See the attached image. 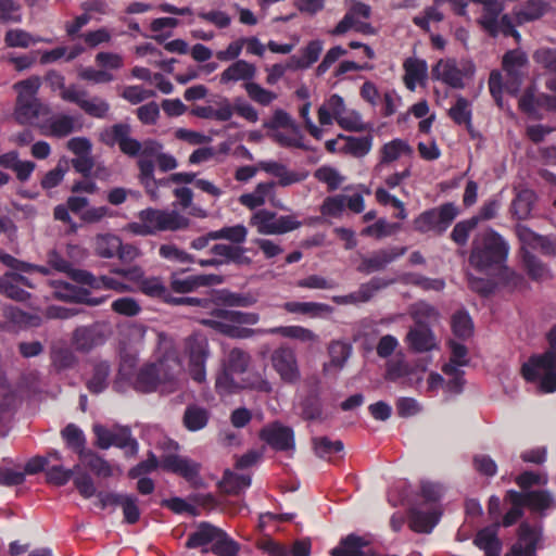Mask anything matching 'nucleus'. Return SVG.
Wrapping results in <instances>:
<instances>
[{
	"mask_svg": "<svg viewBox=\"0 0 556 556\" xmlns=\"http://www.w3.org/2000/svg\"><path fill=\"white\" fill-rule=\"evenodd\" d=\"M406 341L409 348L417 353L429 352L435 346L433 333L426 326L410 329Z\"/></svg>",
	"mask_w": 556,
	"mask_h": 556,
	"instance_id": "31",
	"label": "nucleus"
},
{
	"mask_svg": "<svg viewBox=\"0 0 556 556\" xmlns=\"http://www.w3.org/2000/svg\"><path fill=\"white\" fill-rule=\"evenodd\" d=\"M104 336L99 325L81 326L74 330L72 344L76 351L88 353L104 343Z\"/></svg>",
	"mask_w": 556,
	"mask_h": 556,
	"instance_id": "19",
	"label": "nucleus"
},
{
	"mask_svg": "<svg viewBox=\"0 0 556 556\" xmlns=\"http://www.w3.org/2000/svg\"><path fill=\"white\" fill-rule=\"evenodd\" d=\"M328 352L330 357L329 364L336 368L341 369L350 357L352 348L348 343L333 341L330 343Z\"/></svg>",
	"mask_w": 556,
	"mask_h": 556,
	"instance_id": "61",
	"label": "nucleus"
},
{
	"mask_svg": "<svg viewBox=\"0 0 556 556\" xmlns=\"http://www.w3.org/2000/svg\"><path fill=\"white\" fill-rule=\"evenodd\" d=\"M403 67L405 70L404 83L407 89L415 90L416 83L426 79L427 63L424 60L408 58Z\"/></svg>",
	"mask_w": 556,
	"mask_h": 556,
	"instance_id": "36",
	"label": "nucleus"
},
{
	"mask_svg": "<svg viewBox=\"0 0 556 556\" xmlns=\"http://www.w3.org/2000/svg\"><path fill=\"white\" fill-rule=\"evenodd\" d=\"M368 542L354 533H351L340 541V545L332 548L331 556H366L364 547Z\"/></svg>",
	"mask_w": 556,
	"mask_h": 556,
	"instance_id": "34",
	"label": "nucleus"
},
{
	"mask_svg": "<svg viewBox=\"0 0 556 556\" xmlns=\"http://www.w3.org/2000/svg\"><path fill=\"white\" fill-rule=\"evenodd\" d=\"M496 523L493 527H485L478 531L473 539V544L484 551L485 556H500L502 552V543L497 536Z\"/></svg>",
	"mask_w": 556,
	"mask_h": 556,
	"instance_id": "27",
	"label": "nucleus"
},
{
	"mask_svg": "<svg viewBox=\"0 0 556 556\" xmlns=\"http://www.w3.org/2000/svg\"><path fill=\"white\" fill-rule=\"evenodd\" d=\"M40 86L41 79L38 76H30L13 85L17 92L13 115L20 125L33 124L35 119L50 112L37 97Z\"/></svg>",
	"mask_w": 556,
	"mask_h": 556,
	"instance_id": "5",
	"label": "nucleus"
},
{
	"mask_svg": "<svg viewBox=\"0 0 556 556\" xmlns=\"http://www.w3.org/2000/svg\"><path fill=\"white\" fill-rule=\"evenodd\" d=\"M110 365L108 362H100L93 366L91 378L87 381V389L93 393L99 394L108 388V378L110 376Z\"/></svg>",
	"mask_w": 556,
	"mask_h": 556,
	"instance_id": "48",
	"label": "nucleus"
},
{
	"mask_svg": "<svg viewBox=\"0 0 556 556\" xmlns=\"http://www.w3.org/2000/svg\"><path fill=\"white\" fill-rule=\"evenodd\" d=\"M131 126L127 123H116L104 128L100 134V141L108 146H118L119 151L129 157H144L153 160L161 154L163 144L155 139H147L140 142L131 137Z\"/></svg>",
	"mask_w": 556,
	"mask_h": 556,
	"instance_id": "4",
	"label": "nucleus"
},
{
	"mask_svg": "<svg viewBox=\"0 0 556 556\" xmlns=\"http://www.w3.org/2000/svg\"><path fill=\"white\" fill-rule=\"evenodd\" d=\"M137 167L139 169L138 179L140 184L144 187L146 192L152 198H157V190L160 188H167L173 182L170 180V175L164 178H155V163L153 160H148L144 157H140L137 161Z\"/></svg>",
	"mask_w": 556,
	"mask_h": 556,
	"instance_id": "17",
	"label": "nucleus"
},
{
	"mask_svg": "<svg viewBox=\"0 0 556 556\" xmlns=\"http://www.w3.org/2000/svg\"><path fill=\"white\" fill-rule=\"evenodd\" d=\"M218 531V527H215L210 522L202 521L197 527V530L189 534L185 545L187 548L192 549L213 544Z\"/></svg>",
	"mask_w": 556,
	"mask_h": 556,
	"instance_id": "32",
	"label": "nucleus"
},
{
	"mask_svg": "<svg viewBox=\"0 0 556 556\" xmlns=\"http://www.w3.org/2000/svg\"><path fill=\"white\" fill-rule=\"evenodd\" d=\"M211 552L217 556H237L239 544L219 528L216 539L211 546Z\"/></svg>",
	"mask_w": 556,
	"mask_h": 556,
	"instance_id": "53",
	"label": "nucleus"
},
{
	"mask_svg": "<svg viewBox=\"0 0 556 556\" xmlns=\"http://www.w3.org/2000/svg\"><path fill=\"white\" fill-rule=\"evenodd\" d=\"M270 363L281 381L287 384H295L301 379V372L293 349L281 345L273 351Z\"/></svg>",
	"mask_w": 556,
	"mask_h": 556,
	"instance_id": "12",
	"label": "nucleus"
},
{
	"mask_svg": "<svg viewBox=\"0 0 556 556\" xmlns=\"http://www.w3.org/2000/svg\"><path fill=\"white\" fill-rule=\"evenodd\" d=\"M440 520L437 510L424 511L418 508L409 510V527L418 533H430Z\"/></svg>",
	"mask_w": 556,
	"mask_h": 556,
	"instance_id": "30",
	"label": "nucleus"
},
{
	"mask_svg": "<svg viewBox=\"0 0 556 556\" xmlns=\"http://www.w3.org/2000/svg\"><path fill=\"white\" fill-rule=\"evenodd\" d=\"M222 282L223 277L215 274L191 275L179 278L177 273H173L170 276V289L176 293H189L199 287L215 286Z\"/></svg>",
	"mask_w": 556,
	"mask_h": 556,
	"instance_id": "18",
	"label": "nucleus"
},
{
	"mask_svg": "<svg viewBox=\"0 0 556 556\" xmlns=\"http://www.w3.org/2000/svg\"><path fill=\"white\" fill-rule=\"evenodd\" d=\"M200 323L230 338L245 339L252 337L253 334H269L268 329L242 328L216 319H201Z\"/></svg>",
	"mask_w": 556,
	"mask_h": 556,
	"instance_id": "26",
	"label": "nucleus"
},
{
	"mask_svg": "<svg viewBox=\"0 0 556 556\" xmlns=\"http://www.w3.org/2000/svg\"><path fill=\"white\" fill-rule=\"evenodd\" d=\"M4 317L20 328H33L41 325V317L20 309L16 306H7L3 309Z\"/></svg>",
	"mask_w": 556,
	"mask_h": 556,
	"instance_id": "40",
	"label": "nucleus"
},
{
	"mask_svg": "<svg viewBox=\"0 0 556 556\" xmlns=\"http://www.w3.org/2000/svg\"><path fill=\"white\" fill-rule=\"evenodd\" d=\"M538 536L528 522H521L518 529V541L505 556H535Z\"/></svg>",
	"mask_w": 556,
	"mask_h": 556,
	"instance_id": "20",
	"label": "nucleus"
},
{
	"mask_svg": "<svg viewBox=\"0 0 556 556\" xmlns=\"http://www.w3.org/2000/svg\"><path fill=\"white\" fill-rule=\"evenodd\" d=\"M414 150L406 140L395 138L389 142H386L380 148L379 162L376 165V169H381L383 166L397 161L403 155L412 156Z\"/></svg>",
	"mask_w": 556,
	"mask_h": 556,
	"instance_id": "21",
	"label": "nucleus"
},
{
	"mask_svg": "<svg viewBox=\"0 0 556 556\" xmlns=\"http://www.w3.org/2000/svg\"><path fill=\"white\" fill-rule=\"evenodd\" d=\"M522 376L529 382L540 381L543 393L556 391V350L532 356L529 363L522 366Z\"/></svg>",
	"mask_w": 556,
	"mask_h": 556,
	"instance_id": "6",
	"label": "nucleus"
},
{
	"mask_svg": "<svg viewBox=\"0 0 556 556\" xmlns=\"http://www.w3.org/2000/svg\"><path fill=\"white\" fill-rule=\"evenodd\" d=\"M52 365L56 370L73 368L77 363L74 352L66 346L53 348L51 352Z\"/></svg>",
	"mask_w": 556,
	"mask_h": 556,
	"instance_id": "58",
	"label": "nucleus"
},
{
	"mask_svg": "<svg viewBox=\"0 0 556 556\" xmlns=\"http://www.w3.org/2000/svg\"><path fill=\"white\" fill-rule=\"evenodd\" d=\"M161 468L167 472L176 473L188 482H195L200 476L199 463L177 454L164 455L161 459Z\"/></svg>",
	"mask_w": 556,
	"mask_h": 556,
	"instance_id": "16",
	"label": "nucleus"
},
{
	"mask_svg": "<svg viewBox=\"0 0 556 556\" xmlns=\"http://www.w3.org/2000/svg\"><path fill=\"white\" fill-rule=\"evenodd\" d=\"M50 132L56 138H63L75 130V118L71 115L62 114L51 119Z\"/></svg>",
	"mask_w": 556,
	"mask_h": 556,
	"instance_id": "63",
	"label": "nucleus"
},
{
	"mask_svg": "<svg viewBox=\"0 0 556 556\" xmlns=\"http://www.w3.org/2000/svg\"><path fill=\"white\" fill-rule=\"evenodd\" d=\"M256 75V67L254 64L245 60H237L231 63L219 76V83L227 85L229 83H236L242 80L244 83H251Z\"/></svg>",
	"mask_w": 556,
	"mask_h": 556,
	"instance_id": "22",
	"label": "nucleus"
},
{
	"mask_svg": "<svg viewBox=\"0 0 556 556\" xmlns=\"http://www.w3.org/2000/svg\"><path fill=\"white\" fill-rule=\"evenodd\" d=\"M220 484L225 493L238 495L251 485V477L249 475H238L227 470L224 473Z\"/></svg>",
	"mask_w": 556,
	"mask_h": 556,
	"instance_id": "50",
	"label": "nucleus"
},
{
	"mask_svg": "<svg viewBox=\"0 0 556 556\" xmlns=\"http://www.w3.org/2000/svg\"><path fill=\"white\" fill-rule=\"evenodd\" d=\"M403 282L418 287L425 291H442L445 288V281L442 278H429L419 274L409 273L403 276Z\"/></svg>",
	"mask_w": 556,
	"mask_h": 556,
	"instance_id": "52",
	"label": "nucleus"
},
{
	"mask_svg": "<svg viewBox=\"0 0 556 556\" xmlns=\"http://www.w3.org/2000/svg\"><path fill=\"white\" fill-rule=\"evenodd\" d=\"M21 4L15 0H0V24H18L23 16Z\"/></svg>",
	"mask_w": 556,
	"mask_h": 556,
	"instance_id": "62",
	"label": "nucleus"
},
{
	"mask_svg": "<svg viewBox=\"0 0 556 556\" xmlns=\"http://www.w3.org/2000/svg\"><path fill=\"white\" fill-rule=\"evenodd\" d=\"M247 236L248 229L241 224L210 231V237L213 238V240H227L231 242L232 245H240L245 242Z\"/></svg>",
	"mask_w": 556,
	"mask_h": 556,
	"instance_id": "47",
	"label": "nucleus"
},
{
	"mask_svg": "<svg viewBox=\"0 0 556 556\" xmlns=\"http://www.w3.org/2000/svg\"><path fill=\"white\" fill-rule=\"evenodd\" d=\"M257 168L279 178L278 185L281 187H287L295 182H301L307 176V174H300L296 172L288 170L286 165L276 161H261L257 164Z\"/></svg>",
	"mask_w": 556,
	"mask_h": 556,
	"instance_id": "23",
	"label": "nucleus"
},
{
	"mask_svg": "<svg viewBox=\"0 0 556 556\" xmlns=\"http://www.w3.org/2000/svg\"><path fill=\"white\" fill-rule=\"evenodd\" d=\"M476 66L471 61L462 63L458 67L455 59H441L431 70L433 80H440L453 89H464L465 78H471Z\"/></svg>",
	"mask_w": 556,
	"mask_h": 556,
	"instance_id": "9",
	"label": "nucleus"
},
{
	"mask_svg": "<svg viewBox=\"0 0 556 556\" xmlns=\"http://www.w3.org/2000/svg\"><path fill=\"white\" fill-rule=\"evenodd\" d=\"M405 247H392L375 251L370 256H362L357 271L371 274L384 269L390 263L406 253Z\"/></svg>",
	"mask_w": 556,
	"mask_h": 556,
	"instance_id": "15",
	"label": "nucleus"
},
{
	"mask_svg": "<svg viewBox=\"0 0 556 556\" xmlns=\"http://www.w3.org/2000/svg\"><path fill=\"white\" fill-rule=\"evenodd\" d=\"M479 224V218L470 217L465 220H460L455 224L452 232L451 239L457 245L464 247L467 244L470 233Z\"/></svg>",
	"mask_w": 556,
	"mask_h": 556,
	"instance_id": "57",
	"label": "nucleus"
},
{
	"mask_svg": "<svg viewBox=\"0 0 556 556\" xmlns=\"http://www.w3.org/2000/svg\"><path fill=\"white\" fill-rule=\"evenodd\" d=\"M118 248H121V238L116 235L105 233L96 238V253L103 258L115 257Z\"/></svg>",
	"mask_w": 556,
	"mask_h": 556,
	"instance_id": "51",
	"label": "nucleus"
},
{
	"mask_svg": "<svg viewBox=\"0 0 556 556\" xmlns=\"http://www.w3.org/2000/svg\"><path fill=\"white\" fill-rule=\"evenodd\" d=\"M251 363V355L249 352L233 348L229 351L220 372H218L215 381V389L219 395L236 394L242 389H252L263 393H270L273 391L271 383L255 376L253 380L240 379L237 380L235 375L244 374Z\"/></svg>",
	"mask_w": 556,
	"mask_h": 556,
	"instance_id": "3",
	"label": "nucleus"
},
{
	"mask_svg": "<svg viewBox=\"0 0 556 556\" xmlns=\"http://www.w3.org/2000/svg\"><path fill=\"white\" fill-rule=\"evenodd\" d=\"M191 378L201 383L206 378V362L211 355L208 339L202 332H193L185 341Z\"/></svg>",
	"mask_w": 556,
	"mask_h": 556,
	"instance_id": "8",
	"label": "nucleus"
},
{
	"mask_svg": "<svg viewBox=\"0 0 556 556\" xmlns=\"http://www.w3.org/2000/svg\"><path fill=\"white\" fill-rule=\"evenodd\" d=\"M242 87L245 90L250 100L262 106H268L277 99V93L268 89H265L260 84L254 83L253 80L251 83H243Z\"/></svg>",
	"mask_w": 556,
	"mask_h": 556,
	"instance_id": "54",
	"label": "nucleus"
},
{
	"mask_svg": "<svg viewBox=\"0 0 556 556\" xmlns=\"http://www.w3.org/2000/svg\"><path fill=\"white\" fill-rule=\"evenodd\" d=\"M451 327L454 336L460 340H467L473 334V321L465 309L456 311L451 318Z\"/></svg>",
	"mask_w": 556,
	"mask_h": 556,
	"instance_id": "43",
	"label": "nucleus"
},
{
	"mask_svg": "<svg viewBox=\"0 0 556 556\" xmlns=\"http://www.w3.org/2000/svg\"><path fill=\"white\" fill-rule=\"evenodd\" d=\"M136 363L137 359L134 356H124L118 376L129 381L132 388L140 393H152L161 384L175 382L182 368L179 353L174 346L166 348L156 362L144 364L131 377V369Z\"/></svg>",
	"mask_w": 556,
	"mask_h": 556,
	"instance_id": "1",
	"label": "nucleus"
},
{
	"mask_svg": "<svg viewBox=\"0 0 556 556\" xmlns=\"http://www.w3.org/2000/svg\"><path fill=\"white\" fill-rule=\"evenodd\" d=\"M548 3L545 0H527L514 10L517 24L533 22L541 18L547 11Z\"/></svg>",
	"mask_w": 556,
	"mask_h": 556,
	"instance_id": "28",
	"label": "nucleus"
},
{
	"mask_svg": "<svg viewBox=\"0 0 556 556\" xmlns=\"http://www.w3.org/2000/svg\"><path fill=\"white\" fill-rule=\"evenodd\" d=\"M506 73V80L503 81L502 74L498 71H492L489 77V89L494 101L502 106V94L505 89L509 94L516 96L523 80L522 68L503 67Z\"/></svg>",
	"mask_w": 556,
	"mask_h": 556,
	"instance_id": "13",
	"label": "nucleus"
},
{
	"mask_svg": "<svg viewBox=\"0 0 556 556\" xmlns=\"http://www.w3.org/2000/svg\"><path fill=\"white\" fill-rule=\"evenodd\" d=\"M258 438L276 452H289L295 450V435L291 427L274 421L264 426Z\"/></svg>",
	"mask_w": 556,
	"mask_h": 556,
	"instance_id": "14",
	"label": "nucleus"
},
{
	"mask_svg": "<svg viewBox=\"0 0 556 556\" xmlns=\"http://www.w3.org/2000/svg\"><path fill=\"white\" fill-rule=\"evenodd\" d=\"M509 244L495 230L488 229L477 236L471 244L469 264L479 271L503 268L502 279L507 286L518 288L525 282L523 277L505 266Z\"/></svg>",
	"mask_w": 556,
	"mask_h": 556,
	"instance_id": "2",
	"label": "nucleus"
},
{
	"mask_svg": "<svg viewBox=\"0 0 556 556\" xmlns=\"http://www.w3.org/2000/svg\"><path fill=\"white\" fill-rule=\"evenodd\" d=\"M534 194L531 191L525 190L517 194L513 200L510 211L513 215L519 219H527L533 208Z\"/></svg>",
	"mask_w": 556,
	"mask_h": 556,
	"instance_id": "55",
	"label": "nucleus"
},
{
	"mask_svg": "<svg viewBox=\"0 0 556 556\" xmlns=\"http://www.w3.org/2000/svg\"><path fill=\"white\" fill-rule=\"evenodd\" d=\"M269 334H279L283 338L298 340L301 342H315L318 336L311 329L302 326H278L268 328Z\"/></svg>",
	"mask_w": 556,
	"mask_h": 556,
	"instance_id": "41",
	"label": "nucleus"
},
{
	"mask_svg": "<svg viewBox=\"0 0 556 556\" xmlns=\"http://www.w3.org/2000/svg\"><path fill=\"white\" fill-rule=\"evenodd\" d=\"M79 108L87 115L94 118H104L110 111V104L99 97H93L90 100L85 98L83 102L79 103Z\"/></svg>",
	"mask_w": 556,
	"mask_h": 556,
	"instance_id": "64",
	"label": "nucleus"
},
{
	"mask_svg": "<svg viewBox=\"0 0 556 556\" xmlns=\"http://www.w3.org/2000/svg\"><path fill=\"white\" fill-rule=\"evenodd\" d=\"M218 300L227 306L250 307L256 303V298L250 293H237L228 290L219 292Z\"/></svg>",
	"mask_w": 556,
	"mask_h": 556,
	"instance_id": "60",
	"label": "nucleus"
},
{
	"mask_svg": "<svg viewBox=\"0 0 556 556\" xmlns=\"http://www.w3.org/2000/svg\"><path fill=\"white\" fill-rule=\"evenodd\" d=\"M447 115L456 125H464L473 137L472 106L467 98L457 96L454 104L448 109Z\"/></svg>",
	"mask_w": 556,
	"mask_h": 556,
	"instance_id": "25",
	"label": "nucleus"
},
{
	"mask_svg": "<svg viewBox=\"0 0 556 556\" xmlns=\"http://www.w3.org/2000/svg\"><path fill=\"white\" fill-rule=\"evenodd\" d=\"M81 460L97 477L110 478L113 476V468L110 463L91 450L86 452Z\"/></svg>",
	"mask_w": 556,
	"mask_h": 556,
	"instance_id": "56",
	"label": "nucleus"
},
{
	"mask_svg": "<svg viewBox=\"0 0 556 556\" xmlns=\"http://www.w3.org/2000/svg\"><path fill=\"white\" fill-rule=\"evenodd\" d=\"M139 290L153 299H159L164 303L169 298L170 290L163 283L160 277H146L142 279Z\"/></svg>",
	"mask_w": 556,
	"mask_h": 556,
	"instance_id": "49",
	"label": "nucleus"
},
{
	"mask_svg": "<svg viewBox=\"0 0 556 556\" xmlns=\"http://www.w3.org/2000/svg\"><path fill=\"white\" fill-rule=\"evenodd\" d=\"M301 416L305 420H317L323 415V404L318 394H308L301 403Z\"/></svg>",
	"mask_w": 556,
	"mask_h": 556,
	"instance_id": "59",
	"label": "nucleus"
},
{
	"mask_svg": "<svg viewBox=\"0 0 556 556\" xmlns=\"http://www.w3.org/2000/svg\"><path fill=\"white\" fill-rule=\"evenodd\" d=\"M65 293L59 292L60 299L75 303H81L89 306H99L105 302L108 296H92L91 292L85 288L70 287L66 285Z\"/></svg>",
	"mask_w": 556,
	"mask_h": 556,
	"instance_id": "39",
	"label": "nucleus"
},
{
	"mask_svg": "<svg viewBox=\"0 0 556 556\" xmlns=\"http://www.w3.org/2000/svg\"><path fill=\"white\" fill-rule=\"evenodd\" d=\"M140 222H148L149 228L153 230V235L160 231H176L187 229L190 219L177 211H165L148 207L139 212Z\"/></svg>",
	"mask_w": 556,
	"mask_h": 556,
	"instance_id": "11",
	"label": "nucleus"
},
{
	"mask_svg": "<svg viewBox=\"0 0 556 556\" xmlns=\"http://www.w3.org/2000/svg\"><path fill=\"white\" fill-rule=\"evenodd\" d=\"M208 419L210 413L207 409L198 405H189L184 414V426L189 431H199L207 425Z\"/></svg>",
	"mask_w": 556,
	"mask_h": 556,
	"instance_id": "45",
	"label": "nucleus"
},
{
	"mask_svg": "<svg viewBox=\"0 0 556 556\" xmlns=\"http://www.w3.org/2000/svg\"><path fill=\"white\" fill-rule=\"evenodd\" d=\"M502 11L503 4L500 1L482 9V15L478 23L491 37L498 35V17Z\"/></svg>",
	"mask_w": 556,
	"mask_h": 556,
	"instance_id": "42",
	"label": "nucleus"
},
{
	"mask_svg": "<svg viewBox=\"0 0 556 556\" xmlns=\"http://www.w3.org/2000/svg\"><path fill=\"white\" fill-rule=\"evenodd\" d=\"M458 214V207L453 202H446L419 214L414 220V226L415 229L421 233L434 231L437 235H442L452 225Z\"/></svg>",
	"mask_w": 556,
	"mask_h": 556,
	"instance_id": "7",
	"label": "nucleus"
},
{
	"mask_svg": "<svg viewBox=\"0 0 556 556\" xmlns=\"http://www.w3.org/2000/svg\"><path fill=\"white\" fill-rule=\"evenodd\" d=\"M275 187L274 181L269 182H260L253 192L251 193H244L240 197V203L250 210H254L258 206H262L266 198L269 195V193L273 191Z\"/></svg>",
	"mask_w": 556,
	"mask_h": 556,
	"instance_id": "46",
	"label": "nucleus"
},
{
	"mask_svg": "<svg viewBox=\"0 0 556 556\" xmlns=\"http://www.w3.org/2000/svg\"><path fill=\"white\" fill-rule=\"evenodd\" d=\"M38 42L51 43V39H45L41 37H33L28 31L15 28L9 29L4 35V43L8 48H28L30 45Z\"/></svg>",
	"mask_w": 556,
	"mask_h": 556,
	"instance_id": "37",
	"label": "nucleus"
},
{
	"mask_svg": "<svg viewBox=\"0 0 556 556\" xmlns=\"http://www.w3.org/2000/svg\"><path fill=\"white\" fill-rule=\"evenodd\" d=\"M250 225L261 235H283L300 228L302 223L293 215L278 216L276 212L261 208L252 215Z\"/></svg>",
	"mask_w": 556,
	"mask_h": 556,
	"instance_id": "10",
	"label": "nucleus"
},
{
	"mask_svg": "<svg viewBox=\"0 0 556 556\" xmlns=\"http://www.w3.org/2000/svg\"><path fill=\"white\" fill-rule=\"evenodd\" d=\"M338 139L344 140V152L355 157H363L367 155L372 148V136L367 135L364 137L345 136L340 134Z\"/></svg>",
	"mask_w": 556,
	"mask_h": 556,
	"instance_id": "38",
	"label": "nucleus"
},
{
	"mask_svg": "<svg viewBox=\"0 0 556 556\" xmlns=\"http://www.w3.org/2000/svg\"><path fill=\"white\" fill-rule=\"evenodd\" d=\"M323 51V41L319 39L311 40L301 51V55H292L288 60L287 66L292 70L308 68L318 61Z\"/></svg>",
	"mask_w": 556,
	"mask_h": 556,
	"instance_id": "24",
	"label": "nucleus"
},
{
	"mask_svg": "<svg viewBox=\"0 0 556 556\" xmlns=\"http://www.w3.org/2000/svg\"><path fill=\"white\" fill-rule=\"evenodd\" d=\"M523 267L528 276L534 281H542L551 277L549 268L526 247L520 250Z\"/></svg>",
	"mask_w": 556,
	"mask_h": 556,
	"instance_id": "33",
	"label": "nucleus"
},
{
	"mask_svg": "<svg viewBox=\"0 0 556 556\" xmlns=\"http://www.w3.org/2000/svg\"><path fill=\"white\" fill-rule=\"evenodd\" d=\"M61 433L68 447L78 454L79 459H83L86 452H88L86 450V438L83 430L74 424H68Z\"/></svg>",
	"mask_w": 556,
	"mask_h": 556,
	"instance_id": "44",
	"label": "nucleus"
},
{
	"mask_svg": "<svg viewBox=\"0 0 556 556\" xmlns=\"http://www.w3.org/2000/svg\"><path fill=\"white\" fill-rule=\"evenodd\" d=\"M312 446L317 457L328 462H336L333 456L342 453L344 450V444L341 440L332 441L328 437L313 438Z\"/></svg>",
	"mask_w": 556,
	"mask_h": 556,
	"instance_id": "35",
	"label": "nucleus"
},
{
	"mask_svg": "<svg viewBox=\"0 0 556 556\" xmlns=\"http://www.w3.org/2000/svg\"><path fill=\"white\" fill-rule=\"evenodd\" d=\"M282 307L288 313L307 315L313 318L330 315L333 312L332 306L319 302L289 301L283 303Z\"/></svg>",
	"mask_w": 556,
	"mask_h": 556,
	"instance_id": "29",
	"label": "nucleus"
}]
</instances>
